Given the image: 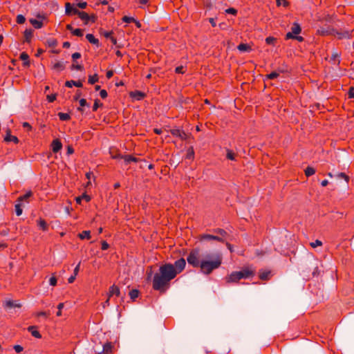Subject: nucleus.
<instances>
[{
	"label": "nucleus",
	"instance_id": "nucleus-1",
	"mask_svg": "<svg viewBox=\"0 0 354 354\" xmlns=\"http://www.w3.org/2000/svg\"><path fill=\"white\" fill-rule=\"evenodd\" d=\"M200 252L198 248L192 249L187 257V261L192 267L200 268L203 274L209 275L221 266L223 256L220 252L207 253L201 259Z\"/></svg>",
	"mask_w": 354,
	"mask_h": 354
},
{
	"label": "nucleus",
	"instance_id": "nucleus-2",
	"mask_svg": "<svg viewBox=\"0 0 354 354\" xmlns=\"http://www.w3.org/2000/svg\"><path fill=\"white\" fill-rule=\"evenodd\" d=\"M176 277L174 272V266L171 263H165L159 268L153 278V288L164 292L169 287L170 281Z\"/></svg>",
	"mask_w": 354,
	"mask_h": 354
},
{
	"label": "nucleus",
	"instance_id": "nucleus-3",
	"mask_svg": "<svg viewBox=\"0 0 354 354\" xmlns=\"http://www.w3.org/2000/svg\"><path fill=\"white\" fill-rule=\"evenodd\" d=\"M254 274V270L246 267L240 271L232 272L225 277V280L227 283H238L241 279L252 277Z\"/></svg>",
	"mask_w": 354,
	"mask_h": 354
},
{
	"label": "nucleus",
	"instance_id": "nucleus-4",
	"mask_svg": "<svg viewBox=\"0 0 354 354\" xmlns=\"http://www.w3.org/2000/svg\"><path fill=\"white\" fill-rule=\"evenodd\" d=\"M36 17L37 19H30V23L36 29L41 28L44 21H47V17L44 14H37Z\"/></svg>",
	"mask_w": 354,
	"mask_h": 354
},
{
	"label": "nucleus",
	"instance_id": "nucleus-5",
	"mask_svg": "<svg viewBox=\"0 0 354 354\" xmlns=\"http://www.w3.org/2000/svg\"><path fill=\"white\" fill-rule=\"evenodd\" d=\"M74 15H78V17L83 21H84V24H88V21L91 20L93 22L95 21V15H88L86 12L84 11H80L78 9H74Z\"/></svg>",
	"mask_w": 354,
	"mask_h": 354
},
{
	"label": "nucleus",
	"instance_id": "nucleus-6",
	"mask_svg": "<svg viewBox=\"0 0 354 354\" xmlns=\"http://www.w3.org/2000/svg\"><path fill=\"white\" fill-rule=\"evenodd\" d=\"M198 240L202 242L205 241H217L221 243H224L225 240L222 237H220L218 236H214L207 234H203L199 235Z\"/></svg>",
	"mask_w": 354,
	"mask_h": 354
},
{
	"label": "nucleus",
	"instance_id": "nucleus-7",
	"mask_svg": "<svg viewBox=\"0 0 354 354\" xmlns=\"http://www.w3.org/2000/svg\"><path fill=\"white\" fill-rule=\"evenodd\" d=\"M173 265L174 266V272L176 273V275H177L185 269L186 266V261L185 259L180 258L176 261L174 264Z\"/></svg>",
	"mask_w": 354,
	"mask_h": 354
},
{
	"label": "nucleus",
	"instance_id": "nucleus-8",
	"mask_svg": "<svg viewBox=\"0 0 354 354\" xmlns=\"http://www.w3.org/2000/svg\"><path fill=\"white\" fill-rule=\"evenodd\" d=\"M170 133L173 136L178 137L181 140H186L187 138L186 133L180 129H172L170 130Z\"/></svg>",
	"mask_w": 354,
	"mask_h": 354
},
{
	"label": "nucleus",
	"instance_id": "nucleus-9",
	"mask_svg": "<svg viewBox=\"0 0 354 354\" xmlns=\"http://www.w3.org/2000/svg\"><path fill=\"white\" fill-rule=\"evenodd\" d=\"M113 344L112 342H106L103 345L102 351L96 354H111L113 353Z\"/></svg>",
	"mask_w": 354,
	"mask_h": 354
},
{
	"label": "nucleus",
	"instance_id": "nucleus-10",
	"mask_svg": "<svg viewBox=\"0 0 354 354\" xmlns=\"http://www.w3.org/2000/svg\"><path fill=\"white\" fill-rule=\"evenodd\" d=\"M62 148V144L59 139H55L51 143V149L53 153H57Z\"/></svg>",
	"mask_w": 354,
	"mask_h": 354
},
{
	"label": "nucleus",
	"instance_id": "nucleus-11",
	"mask_svg": "<svg viewBox=\"0 0 354 354\" xmlns=\"http://www.w3.org/2000/svg\"><path fill=\"white\" fill-rule=\"evenodd\" d=\"M129 95L131 97H132L136 100H142L145 98V97L146 96V94L140 91H131L129 93Z\"/></svg>",
	"mask_w": 354,
	"mask_h": 354
},
{
	"label": "nucleus",
	"instance_id": "nucleus-12",
	"mask_svg": "<svg viewBox=\"0 0 354 354\" xmlns=\"http://www.w3.org/2000/svg\"><path fill=\"white\" fill-rule=\"evenodd\" d=\"M120 295V291L119 288L117 286L113 285L109 288L108 295L109 297H111L113 295L119 297Z\"/></svg>",
	"mask_w": 354,
	"mask_h": 354
},
{
	"label": "nucleus",
	"instance_id": "nucleus-13",
	"mask_svg": "<svg viewBox=\"0 0 354 354\" xmlns=\"http://www.w3.org/2000/svg\"><path fill=\"white\" fill-rule=\"evenodd\" d=\"M65 86L68 88H71L73 86L81 88V87H82L83 84H82V82L81 80H78V81L70 80V81H66L65 82Z\"/></svg>",
	"mask_w": 354,
	"mask_h": 354
},
{
	"label": "nucleus",
	"instance_id": "nucleus-14",
	"mask_svg": "<svg viewBox=\"0 0 354 354\" xmlns=\"http://www.w3.org/2000/svg\"><path fill=\"white\" fill-rule=\"evenodd\" d=\"M121 159H123L127 164H129L131 162H137L139 161L138 158L131 155H122Z\"/></svg>",
	"mask_w": 354,
	"mask_h": 354
},
{
	"label": "nucleus",
	"instance_id": "nucleus-15",
	"mask_svg": "<svg viewBox=\"0 0 354 354\" xmlns=\"http://www.w3.org/2000/svg\"><path fill=\"white\" fill-rule=\"evenodd\" d=\"M19 58L24 61L23 65L25 67L30 66L29 56L26 52H23L20 54Z\"/></svg>",
	"mask_w": 354,
	"mask_h": 354
},
{
	"label": "nucleus",
	"instance_id": "nucleus-16",
	"mask_svg": "<svg viewBox=\"0 0 354 354\" xmlns=\"http://www.w3.org/2000/svg\"><path fill=\"white\" fill-rule=\"evenodd\" d=\"M28 330L31 333V335L36 338H41V335L40 333L37 330L36 326H30L28 328Z\"/></svg>",
	"mask_w": 354,
	"mask_h": 354
},
{
	"label": "nucleus",
	"instance_id": "nucleus-17",
	"mask_svg": "<svg viewBox=\"0 0 354 354\" xmlns=\"http://www.w3.org/2000/svg\"><path fill=\"white\" fill-rule=\"evenodd\" d=\"M4 140L6 142H13L15 144H17L19 142L18 138L15 136L11 135L10 131H8Z\"/></svg>",
	"mask_w": 354,
	"mask_h": 354
},
{
	"label": "nucleus",
	"instance_id": "nucleus-18",
	"mask_svg": "<svg viewBox=\"0 0 354 354\" xmlns=\"http://www.w3.org/2000/svg\"><path fill=\"white\" fill-rule=\"evenodd\" d=\"M301 28L300 25L297 22L293 23L292 26L291 27L290 32H292L293 35H299L301 32Z\"/></svg>",
	"mask_w": 354,
	"mask_h": 354
},
{
	"label": "nucleus",
	"instance_id": "nucleus-19",
	"mask_svg": "<svg viewBox=\"0 0 354 354\" xmlns=\"http://www.w3.org/2000/svg\"><path fill=\"white\" fill-rule=\"evenodd\" d=\"M109 153H110L111 157L113 159H118V158L121 159L122 154L120 153H119V151L115 148H111Z\"/></svg>",
	"mask_w": 354,
	"mask_h": 354
},
{
	"label": "nucleus",
	"instance_id": "nucleus-20",
	"mask_svg": "<svg viewBox=\"0 0 354 354\" xmlns=\"http://www.w3.org/2000/svg\"><path fill=\"white\" fill-rule=\"evenodd\" d=\"M78 237L82 240H83V239L89 240L91 238V232L89 230L82 231L81 233H80L78 234Z\"/></svg>",
	"mask_w": 354,
	"mask_h": 354
},
{
	"label": "nucleus",
	"instance_id": "nucleus-21",
	"mask_svg": "<svg viewBox=\"0 0 354 354\" xmlns=\"http://www.w3.org/2000/svg\"><path fill=\"white\" fill-rule=\"evenodd\" d=\"M285 38H286V39H296V40H297L299 41H304V37H303L298 36L297 35H293L292 32H288V33H286Z\"/></svg>",
	"mask_w": 354,
	"mask_h": 354
},
{
	"label": "nucleus",
	"instance_id": "nucleus-22",
	"mask_svg": "<svg viewBox=\"0 0 354 354\" xmlns=\"http://www.w3.org/2000/svg\"><path fill=\"white\" fill-rule=\"evenodd\" d=\"M86 38L91 44H95L97 46L99 45V40L97 38H95L93 35L87 34L86 35Z\"/></svg>",
	"mask_w": 354,
	"mask_h": 354
},
{
	"label": "nucleus",
	"instance_id": "nucleus-23",
	"mask_svg": "<svg viewBox=\"0 0 354 354\" xmlns=\"http://www.w3.org/2000/svg\"><path fill=\"white\" fill-rule=\"evenodd\" d=\"M65 68V65L64 62H57L55 63L53 66V69L56 70L57 71H62Z\"/></svg>",
	"mask_w": 354,
	"mask_h": 354
},
{
	"label": "nucleus",
	"instance_id": "nucleus-24",
	"mask_svg": "<svg viewBox=\"0 0 354 354\" xmlns=\"http://www.w3.org/2000/svg\"><path fill=\"white\" fill-rule=\"evenodd\" d=\"M66 14L67 15H70L71 14L74 15V9H77V8H73L71 3H66Z\"/></svg>",
	"mask_w": 354,
	"mask_h": 354
},
{
	"label": "nucleus",
	"instance_id": "nucleus-25",
	"mask_svg": "<svg viewBox=\"0 0 354 354\" xmlns=\"http://www.w3.org/2000/svg\"><path fill=\"white\" fill-rule=\"evenodd\" d=\"M82 200H85L86 202H89L91 201V197L88 195L84 194L75 198L76 203L77 204H80Z\"/></svg>",
	"mask_w": 354,
	"mask_h": 354
},
{
	"label": "nucleus",
	"instance_id": "nucleus-26",
	"mask_svg": "<svg viewBox=\"0 0 354 354\" xmlns=\"http://www.w3.org/2000/svg\"><path fill=\"white\" fill-rule=\"evenodd\" d=\"M38 225L43 231H47L48 228V225L45 220L40 218L38 221Z\"/></svg>",
	"mask_w": 354,
	"mask_h": 354
},
{
	"label": "nucleus",
	"instance_id": "nucleus-27",
	"mask_svg": "<svg viewBox=\"0 0 354 354\" xmlns=\"http://www.w3.org/2000/svg\"><path fill=\"white\" fill-rule=\"evenodd\" d=\"M24 35L26 41L30 42V41L32 37V30L26 29L24 32Z\"/></svg>",
	"mask_w": 354,
	"mask_h": 354
},
{
	"label": "nucleus",
	"instance_id": "nucleus-28",
	"mask_svg": "<svg viewBox=\"0 0 354 354\" xmlns=\"http://www.w3.org/2000/svg\"><path fill=\"white\" fill-rule=\"evenodd\" d=\"M4 306L6 308H12V307L21 308V304H15V302L13 301L8 300L6 301Z\"/></svg>",
	"mask_w": 354,
	"mask_h": 354
},
{
	"label": "nucleus",
	"instance_id": "nucleus-29",
	"mask_svg": "<svg viewBox=\"0 0 354 354\" xmlns=\"http://www.w3.org/2000/svg\"><path fill=\"white\" fill-rule=\"evenodd\" d=\"M32 192L31 191H29L26 192V194H25L24 195L19 196L17 199V202L21 203V201H27L30 196H32Z\"/></svg>",
	"mask_w": 354,
	"mask_h": 354
},
{
	"label": "nucleus",
	"instance_id": "nucleus-30",
	"mask_svg": "<svg viewBox=\"0 0 354 354\" xmlns=\"http://www.w3.org/2000/svg\"><path fill=\"white\" fill-rule=\"evenodd\" d=\"M99 80V77L97 74H94L93 75H89L88 79V82L90 84H94L95 83L97 82Z\"/></svg>",
	"mask_w": 354,
	"mask_h": 354
},
{
	"label": "nucleus",
	"instance_id": "nucleus-31",
	"mask_svg": "<svg viewBox=\"0 0 354 354\" xmlns=\"http://www.w3.org/2000/svg\"><path fill=\"white\" fill-rule=\"evenodd\" d=\"M304 172H305V175L307 177H309L315 174V169L313 167L308 166L306 168V169L304 170Z\"/></svg>",
	"mask_w": 354,
	"mask_h": 354
},
{
	"label": "nucleus",
	"instance_id": "nucleus-32",
	"mask_svg": "<svg viewBox=\"0 0 354 354\" xmlns=\"http://www.w3.org/2000/svg\"><path fill=\"white\" fill-rule=\"evenodd\" d=\"M237 48L240 51H249L250 50H251V48L249 45H248L247 44H240L238 46H237Z\"/></svg>",
	"mask_w": 354,
	"mask_h": 354
},
{
	"label": "nucleus",
	"instance_id": "nucleus-33",
	"mask_svg": "<svg viewBox=\"0 0 354 354\" xmlns=\"http://www.w3.org/2000/svg\"><path fill=\"white\" fill-rule=\"evenodd\" d=\"M270 274V271H261L259 272V278L261 280H268L269 279Z\"/></svg>",
	"mask_w": 354,
	"mask_h": 354
},
{
	"label": "nucleus",
	"instance_id": "nucleus-34",
	"mask_svg": "<svg viewBox=\"0 0 354 354\" xmlns=\"http://www.w3.org/2000/svg\"><path fill=\"white\" fill-rule=\"evenodd\" d=\"M79 103H80V107H79V108L77 109V110H78L79 111H81V112H82V111H83V109H82V107H83V106H88H88H90V104H88V103H87V102H86V100L85 99H84V98L80 99V100H79Z\"/></svg>",
	"mask_w": 354,
	"mask_h": 354
},
{
	"label": "nucleus",
	"instance_id": "nucleus-35",
	"mask_svg": "<svg viewBox=\"0 0 354 354\" xmlns=\"http://www.w3.org/2000/svg\"><path fill=\"white\" fill-rule=\"evenodd\" d=\"M130 298L134 301L139 296V291L136 289H133L129 292Z\"/></svg>",
	"mask_w": 354,
	"mask_h": 354
},
{
	"label": "nucleus",
	"instance_id": "nucleus-36",
	"mask_svg": "<svg viewBox=\"0 0 354 354\" xmlns=\"http://www.w3.org/2000/svg\"><path fill=\"white\" fill-rule=\"evenodd\" d=\"M58 117L59 120L62 121H67L71 118L69 114L66 113H59Z\"/></svg>",
	"mask_w": 354,
	"mask_h": 354
},
{
	"label": "nucleus",
	"instance_id": "nucleus-37",
	"mask_svg": "<svg viewBox=\"0 0 354 354\" xmlns=\"http://www.w3.org/2000/svg\"><path fill=\"white\" fill-rule=\"evenodd\" d=\"M15 208L16 214L17 216L21 215V214L23 212V209H22L21 204L20 202H18L17 203L15 204Z\"/></svg>",
	"mask_w": 354,
	"mask_h": 354
},
{
	"label": "nucleus",
	"instance_id": "nucleus-38",
	"mask_svg": "<svg viewBox=\"0 0 354 354\" xmlns=\"http://www.w3.org/2000/svg\"><path fill=\"white\" fill-rule=\"evenodd\" d=\"M226 157L227 159L234 160L236 158V153L230 149L227 150Z\"/></svg>",
	"mask_w": 354,
	"mask_h": 354
},
{
	"label": "nucleus",
	"instance_id": "nucleus-39",
	"mask_svg": "<svg viewBox=\"0 0 354 354\" xmlns=\"http://www.w3.org/2000/svg\"><path fill=\"white\" fill-rule=\"evenodd\" d=\"M214 232L219 234L221 236L220 237H222L223 239L227 234V232L221 228L215 229L214 230Z\"/></svg>",
	"mask_w": 354,
	"mask_h": 354
},
{
	"label": "nucleus",
	"instance_id": "nucleus-40",
	"mask_svg": "<svg viewBox=\"0 0 354 354\" xmlns=\"http://www.w3.org/2000/svg\"><path fill=\"white\" fill-rule=\"evenodd\" d=\"M187 158L189 159H194V151L192 147H189L187 150Z\"/></svg>",
	"mask_w": 354,
	"mask_h": 354
},
{
	"label": "nucleus",
	"instance_id": "nucleus-41",
	"mask_svg": "<svg viewBox=\"0 0 354 354\" xmlns=\"http://www.w3.org/2000/svg\"><path fill=\"white\" fill-rule=\"evenodd\" d=\"M16 21L19 24H23L26 21V18L22 15H18L16 18Z\"/></svg>",
	"mask_w": 354,
	"mask_h": 354
},
{
	"label": "nucleus",
	"instance_id": "nucleus-42",
	"mask_svg": "<svg viewBox=\"0 0 354 354\" xmlns=\"http://www.w3.org/2000/svg\"><path fill=\"white\" fill-rule=\"evenodd\" d=\"M103 104L100 102L98 99H96L94 102L93 106V111H96L100 106H102Z\"/></svg>",
	"mask_w": 354,
	"mask_h": 354
},
{
	"label": "nucleus",
	"instance_id": "nucleus-43",
	"mask_svg": "<svg viewBox=\"0 0 354 354\" xmlns=\"http://www.w3.org/2000/svg\"><path fill=\"white\" fill-rule=\"evenodd\" d=\"M279 75V74L277 72L274 71V72L270 73V74H268L266 75V79L273 80V79L278 77Z\"/></svg>",
	"mask_w": 354,
	"mask_h": 354
},
{
	"label": "nucleus",
	"instance_id": "nucleus-44",
	"mask_svg": "<svg viewBox=\"0 0 354 354\" xmlns=\"http://www.w3.org/2000/svg\"><path fill=\"white\" fill-rule=\"evenodd\" d=\"M72 34L73 35H75L77 37H82L83 36V30H82L80 28L74 29L72 32Z\"/></svg>",
	"mask_w": 354,
	"mask_h": 354
},
{
	"label": "nucleus",
	"instance_id": "nucleus-45",
	"mask_svg": "<svg viewBox=\"0 0 354 354\" xmlns=\"http://www.w3.org/2000/svg\"><path fill=\"white\" fill-rule=\"evenodd\" d=\"M122 21L128 23V24L136 21V19L133 17H128V16H124L122 18Z\"/></svg>",
	"mask_w": 354,
	"mask_h": 354
},
{
	"label": "nucleus",
	"instance_id": "nucleus-46",
	"mask_svg": "<svg viewBox=\"0 0 354 354\" xmlns=\"http://www.w3.org/2000/svg\"><path fill=\"white\" fill-rule=\"evenodd\" d=\"M57 279L55 274H53L52 277L49 279V283L52 286H55L57 285Z\"/></svg>",
	"mask_w": 354,
	"mask_h": 354
},
{
	"label": "nucleus",
	"instance_id": "nucleus-47",
	"mask_svg": "<svg viewBox=\"0 0 354 354\" xmlns=\"http://www.w3.org/2000/svg\"><path fill=\"white\" fill-rule=\"evenodd\" d=\"M47 42L50 47H55L57 45V41L55 39H50Z\"/></svg>",
	"mask_w": 354,
	"mask_h": 354
},
{
	"label": "nucleus",
	"instance_id": "nucleus-48",
	"mask_svg": "<svg viewBox=\"0 0 354 354\" xmlns=\"http://www.w3.org/2000/svg\"><path fill=\"white\" fill-rule=\"evenodd\" d=\"M175 72L178 74H184L185 73V70L184 66H177L175 68Z\"/></svg>",
	"mask_w": 354,
	"mask_h": 354
},
{
	"label": "nucleus",
	"instance_id": "nucleus-49",
	"mask_svg": "<svg viewBox=\"0 0 354 354\" xmlns=\"http://www.w3.org/2000/svg\"><path fill=\"white\" fill-rule=\"evenodd\" d=\"M276 3L277 6L283 5L284 7H287L288 6V2L287 1V0H277Z\"/></svg>",
	"mask_w": 354,
	"mask_h": 354
},
{
	"label": "nucleus",
	"instance_id": "nucleus-50",
	"mask_svg": "<svg viewBox=\"0 0 354 354\" xmlns=\"http://www.w3.org/2000/svg\"><path fill=\"white\" fill-rule=\"evenodd\" d=\"M275 41H276V39L273 37H268L266 39V43L268 45L274 44Z\"/></svg>",
	"mask_w": 354,
	"mask_h": 354
},
{
	"label": "nucleus",
	"instance_id": "nucleus-51",
	"mask_svg": "<svg viewBox=\"0 0 354 354\" xmlns=\"http://www.w3.org/2000/svg\"><path fill=\"white\" fill-rule=\"evenodd\" d=\"M337 176L341 178H344L346 183L349 181V176L346 175L345 173L341 172L338 174Z\"/></svg>",
	"mask_w": 354,
	"mask_h": 354
},
{
	"label": "nucleus",
	"instance_id": "nucleus-52",
	"mask_svg": "<svg viewBox=\"0 0 354 354\" xmlns=\"http://www.w3.org/2000/svg\"><path fill=\"white\" fill-rule=\"evenodd\" d=\"M57 95L56 94H51L47 95V100L49 102H53L56 100Z\"/></svg>",
	"mask_w": 354,
	"mask_h": 354
},
{
	"label": "nucleus",
	"instance_id": "nucleus-53",
	"mask_svg": "<svg viewBox=\"0 0 354 354\" xmlns=\"http://www.w3.org/2000/svg\"><path fill=\"white\" fill-rule=\"evenodd\" d=\"M322 245V242L319 240H316L315 242L310 243V246L313 248H316L317 246H321Z\"/></svg>",
	"mask_w": 354,
	"mask_h": 354
},
{
	"label": "nucleus",
	"instance_id": "nucleus-54",
	"mask_svg": "<svg viewBox=\"0 0 354 354\" xmlns=\"http://www.w3.org/2000/svg\"><path fill=\"white\" fill-rule=\"evenodd\" d=\"M71 69L72 70H77V71H82L83 69V67L82 65H80V64H73L71 65Z\"/></svg>",
	"mask_w": 354,
	"mask_h": 354
},
{
	"label": "nucleus",
	"instance_id": "nucleus-55",
	"mask_svg": "<svg viewBox=\"0 0 354 354\" xmlns=\"http://www.w3.org/2000/svg\"><path fill=\"white\" fill-rule=\"evenodd\" d=\"M225 12L227 13V14H232V15H236V13H237V10L233 8H227Z\"/></svg>",
	"mask_w": 354,
	"mask_h": 354
},
{
	"label": "nucleus",
	"instance_id": "nucleus-56",
	"mask_svg": "<svg viewBox=\"0 0 354 354\" xmlns=\"http://www.w3.org/2000/svg\"><path fill=\"white\" fill-rule=\"evenodd\" d=\"M64 307V304L63 303H59L57 306V308H58V311L57 313V316L59 317L62 315V309Z\"/></svg>",
	"mask_w": 354,
	"mask_h": 354
},
{
	"label": "nucleus",
	"instance_id": "nucleus-57",
	"mask_svg": "<svg viewBox=\"0 0 354 354\" xmlns=\"http://www.w3.org/2000/svg\"><path fill=\"white\" fill-rule=\"evenodd\" d=\"M100 95L102 99H105L108 95L107 91L104 89L101 90L100 91Z\"/></svg>",
	"mask_w": 354,
	"mask_h": 354
},
{
	"label": "nucleus",
	"instance_id": "nucleus-58",
	"mask_svg": "<svg viewBox=\"0 0 354 354\" xmlns=\"http://www.w3.org/2000/svg\"><path fill=\"white\" fill-rule=\"evenodd\" d=\"M109 248V243H108L106 241H103L102 242L101 249H102V250H107Z\"/></svg>",
	"mask_w": 354,
	"mask_h": 354
},
{
	"label": "nucleus",
	"instance_id": "nucleus-59",
	"mask_svg": "<svg viewBox=\"0 0 354 354\" xmlns=\"http://www.w3.org/2000/svg\"><path fill=\"white\" fill-rule=\"evenodd\" d=\"M87 6V3L84 1V2H80L77 4V7L81 8V9H84L86 8Z\"/></svg>",
	"mask_w": 354,
	"mask_h": 354
},
{
	"label": "nucleus",
	"instance_id": "nucleus-60",
	"mask_svg": "<svg viewBox=\"0 0 354 354\" xmlns=\"http://www.w3.org/2000/svg\"><path fill=\"white\" fill-rule=\"evenodd\" d=\"M14 349L17 353H19L23 351L24 348L20 345H15L14 346Z\"/></svg>",
	"mask_w": 354,
	"mask_h": 354
},
{
	"label": "nucleus",
	"instance_id": "nucleus-61",
	"mask_svg": "<svg viewBox=\"0 0 354 354\" xmlns=\"http://www.w3.org/2000/svg\"><path fill=\"white\" fill-rule=\"evenodd\" d=\"M348 95L349 98H354V88L351 87L349 88Z\"/></svg>",
	"mask_w": 354,
	"mask_h": 354
},
{
	"label": "nucleus",
	"instance_id": "nucleus-62",
	"mask_svg": "<svg viewBox=\"0 0 354 354\" xmlns=\"http://www.w3.org/2000/svg\"><path fill=\"white\" fill-rule=\"evenodd\" d=\"M80 262H79V263L76 266V267L75 268V269L73 270V274L75 276L77 275L79 270H80Z\"/></svg>",
	"mask_w": 354,
	"mask_h": 354
},
{
	"label": "nucleus",
	"instance_id": "nucleus-63",
	"mask_svg": "<svg viewBox=\"0 0 354 354\" xmlns=\"http://www.w3.org/2000/svg\"><path fill=\"white\" fill-rule=\"evenodd\" d=\"M81 57V54L80 53H74L72 55V58L73 61H75L77 59H80Z\"/></svg>",
	"mask_w": 354,
	"mask_h": 354
},
{
	"label": "nucleus",
	"instance_id": "nucleus-64",
	"mask_svg": "<svg viewBox=\"0 0 354 354\" xmlns=\"http://www.w3.org/2000/svg\"><path fill=\"white\" fill-rule=\"evenodd\" d=\"M22 126L24 128L27 129L28 131L32 129V127L28 122H24Z\"/></svg>",
	"mask_w": 354,
	"mask_h": 354
}]
</instances>
